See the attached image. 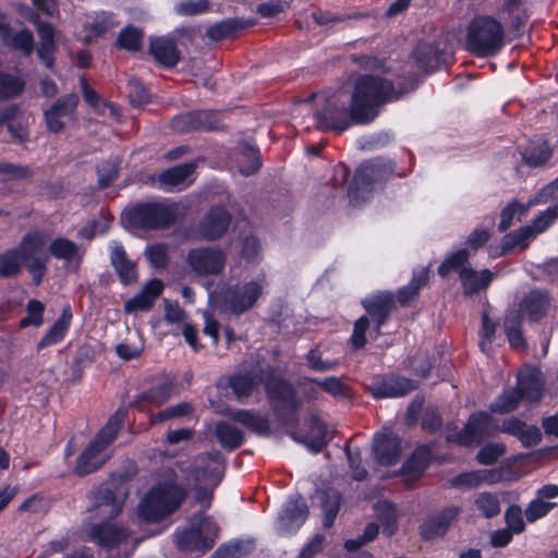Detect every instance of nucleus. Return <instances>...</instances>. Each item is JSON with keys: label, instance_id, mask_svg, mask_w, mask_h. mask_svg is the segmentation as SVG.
<instances>
[{"label": "nucleus", "instance_id": "obj_30", "mask_svg": "<svg viewBox=\"0 0 558 558\" xmlns=\"http://www.w3.org/2000/svg\"><path fill=\"white\" fill-rule=\"evenodd\" d=\"M413 57L417 68L426 74L434 73L442 63V51L432 43L418 44L413 50Z\"/></svg>", "mask_w": 558, "mask_h": 558}, {"label": "nucleus", "instance_id": "obj_45", "mask_svg": "<svg viewBox=\"0 0 558 558\" xmlns=\"http://www.w3.org/2000/svg\"><path fill=\"white\" fill-rule=\"evenodd\" d=\"M251 25L252 23L240 19H228L209 26L206 31V36L214 41H219L232 37L239 31Z\"/></svg>", "mask_w": 558, "mask_h": 558}, {"label": "nucleus", "instance_id": "obj_23", "mask_svg": "<svg viewBox=\"0 0 558 558\" xmlns=\"http://www.w3.org/2000/svg\"><path fill=\"white\" fill-rule=\"evenodd\" d=\"M198 519H202V514H194L191 519V529L175 535V544L180 549L204 553L213 548L214 538L203 535L202 524L201 522H196Z\"/></svg>", "mask_w": 558, "mask_h": 558}, {"label": "nucleus", "instance_id": "obj_20", "mask_svg": "<svg viewBox=\"0 0 558 558\" xmlns=\"http://www.w3.org/2000/svg\"><path fill=\"white\" fill-rule=\"evenodd\" d=\"M171 126L180 133L194 130H215L218 128L217 113L206 110L185 112L173 118Z\"/></svg>", "mask_w": 558, "mask_h": 558}, {"label": "nucleus", "instance_id": "obj_21", "mask_svg": "<svg viewBox=\"0 0 558 558\" xmlns=\"http://www.w3.org/2000/svg\"><path fill=\"white\" fill-rule=\"evenodd\" d=\"M496 277L488 268L477 270L471 266L463 269L459 278L463 296L473 298L486 291Z\"/></svg>", "mask_w": 558, "mask_h": 558}, {"label": "nucleus", "instance_id": "obj_39", "mask_svg": "<svg viewBox=\"0 0 558 558\" xmlns=\"http://www.w3.org/2000/svg\"><path fill=\"white\" fill-rule=\"evenodd\" d=\"M319 501L323 510V525L327 529L331 527L339 513L342 495L335 488H327L320 493Z\"/></svg>", "mask_w": 558, "mask_h": 558}, {"label": "nucleus", "instance_id": "obj_46", "mask_svg": "<svg viewBox=\"0 0 558 558\" xmlns=\"http://www.w3.org/2000/svg\"><path fill=\"white\" fill-rule=\"evenodd\" d=\"M215 435L221 447L229 451L239 448L244 441L242 430L227 422L216 424Z\"/></svg>", "mask_w": 558, "mask_h": 558}, {"label": "nucleus", "instance_id": "obj_50", "mask_svg": "<svg viewBox=\"0 0 558 558\" xmlns=\"http://www.w3.org/2000/svg\"><path fill=\"white\" fill-rule=\"evenodd\" d=\"M46 238L43 233L35 231L27 233L13 251L17 253L20 259H31L37 257V253L44 247Z\"/></svg>", "mask_w": 558, "mask_h": 558}, {"label": "nucleus", "instance_id": "obj_25", "mask_svg": "<svg viewBox=\"0 0 558 558\" xmlns=\"http://www.w3.org/2000/svg\"><path fill=\"white\" fill-rule=\"evenodd\" d=\"M130 537V532L109 521L95 524L90 530V538L104 547H114L124 543Z\"/></svg>", "mask_w": 558, "mask_h": 558}, {"label": "nucleus", "instance_id": "obj_37", "mask_svg": "<svg viewBox=\"0 0 558 558\" xmlns=\"http://www.w3.org/2000/svg\"><path fill=\"white\" fill-rule=\"evenodd\" d=\"M149 50L155 60L167 68L177 65L180 60V52L175 44L167 38L161 37L151 40Z\"/></svg>", "mask_w": 558, "mask_h": 558}, {"label": "nucleus", "instance_id": "obj_40", "mask_svg": "<svg viewBox=\"0 0 558 558\" xmlns=\"http://www.w3.org/2000/svg\"><path fill=\"white\" fill-rule=\"evenodd\" d=\"M49 253L57 259L76 264L81 263L84 255V251L75 242L62 236L50 243Z\"/></svg>", "mask_w": 558, "mask_h": 558}, {"label": "nucleus", "instance_id": "obj_2", "mask_svg": "<svg viewBox=\"0 0 558 558\" xmlns=\"http://www.w3.org/2000/svg\"><path fill=\"white\" fill-rule=\"evenodd\" d=\"M365 314L360 316L353 324L349 342L354 351L365 348L367 344L366 332L371 330L374 339L383 335V327L388 323L396 311L393 294L389 291H380L361 301Z\"/></svg>", "mask_w": 558, "mask_h": 558}, {"label": "nucleus", "instance_id": "obj_34", "mask_svg": "<svg viewBox=\"0 0 558 558\" xmlns=\"http://www.w3.org/2000/svg\"><path fill=\"white\" fill-rule=\"evenodd\" d=\"M222 462L220 452L215 451L207 454L198 456L195 460V466L193 470L194 477L197 482L203 480H209L210 484L216 485L218 481V473H216V466H219Z\"/></svg>", "mask_w": 558, "mask_h": 558}, {"label": "nucleus", "instance_id": "obj_29", "mask_svg": "<svg viewBox=\"0 0 558 558\" xmlns=\"http://www.w3.org/2000/svg\"><path fill=\"white\" fill-rule=\"evenodd\" d=\"M110 262L123 284H131L137 280L135 264L121 244L113 243L110 246Z\"/></svg>", "mask_w": 558, "mask_h": 558}, {"label": "nucleus", "instance_id": "obj_19", "mask_svg": "<svg viewBox=\"0 0 558 558\" xmlns=\"http://www.w3.org/2000/svg\"><path fill=\"white\" fill-rule=\"evenodd\" d=\"M232 217L223 207H211L203 217L198 225L201 235L207 241H215L222 238Z\"/></svg>", "mask_w": 558, "mask_h": 558}, {"label": "nucleus", "instance_id": "obj_52", "mask_svg": "<svg viewBox=\"0 0 558 558\" xmlns=\"http://www.w3.org/2000/svg\"><path fill=\"white\" fill-rule=\"evenodd\" d=\"M193 411L194 408L190 402L182 401L174 405H170L156 414H151L149 417V424L156 425L170 420L185 417L191 415Z\"/></svg>", "mask_w": 558, "mask_h": 558}, {"label": "nucleus", "instance_id": "obj_63", "mask_svg": "<svg viewBox=\"0 0 558 558\" xmlns=\"http://www.w3.org/2000/svg\"><path fill=\"white\" fill-rule=\"evenodd\" d=\"M128 97L134 107H141L150 99L149 93L145 86L137 80H130L126 86Z\"/></svg>", "mask_w": 558, "mask_h": 558}, {"label": "nucleus", "instance_id": "obj_16", "mask_svg": "<svg viewBox=\"0 0 558 558\" xmlns=\"http://www.w3.org/2000/svg\"><path fill=\"white\" fill-rule=\"evenodd\" d=\"M78 101V96L75 94H68L58 98L44 112L47 129L53 133H60L64 129L62 119L74 117Z\"/></svg>", "mask_w": 558, "mask_h": 558}, {"label": "nucleus", "instance_id": "obj_59", "mask_svg": "<svg viewBox=\"0 0 558 558\" xmlns=\"http://www.w3.org/2000/svg\"><path fill=\"white\" fill-rule=\"evenodd\" d=\"M169 247L167 244L156 243L147 246L145 256L155 268H165L169 262Z\"/></svg>", "mask_w": 558, "mask_h": 558}, {"label": "nucleus", "instance_id": "obj_9", "mask_svg": "<svg viewBox=\"0 0 558 558\" xmlns=\"http://www.w3.org/2000/svg\"><path fill=\"white\" fill-rule=\"evenodd\" d=\"M417 387L414 379L389 373L376 376L369 384L368 391L374 399L401 398Z\"/></svg>", "mask_w": 558, "mask_h": 558}, {"label": "nucleus", "instance_id": "obj_31", "mask_svg": "<svg viewBox=\"0 0 558 558\" xmlns=\"http://www.w3.org/2000/svg\"><path fill=\"white\" fill-rule=\"evenodd\" d=\"M374 510L386 537H392L399 530V515L396 504L389 500L377 501Z\"/></svg>", "mask_w": 558, "mask_h": 558}, {"label": "nucleus", "instance_id": "obj_6", "mask_svg": "<svg viewBox=\"0 0 558 558\" xmlns=\"http://www.w3.org/2000/svg\"><path fill=\"white\" fill-rule=\"evenodd\" d=\"M446 441L462 447H470L473 444L481 445L485 439L500 433V424L486 411H475L470 414L464 427L459 430L454 423L446 425Z\"/></svg>", "mask_w": 558, "mask_h": 558}, {"label": "nucleus", "instance_id": "obj_60", "mask_svg": "<svg viewBox=\"0 0 558 558\" xmlns=\"http://www.w3.org/2000/svg\"><path fill=\"white\" fill-rule=\"evenodd\" d=\"M556 507V502L533 499L525 508L524 514L529 522H534L548 514Z\"/></svg>", "mask_w": 558, "mask_h": 558}, {"label": "nucleus", "instance_id": "obj_13", "mask_svg": "<svg viewBox=\"0 0 558 558\" xmlns=\"http://www.w3.org/2000/svg\"><path fill=\"white\" fill-rule=\"evenodd\" d=\"M373 456L381 466L396 465L402 454V438L392 430L377 433L373 439Z\"/></svg>", "mask_w": 558, "mask_h": 558}, {"label": "nucleus", "instance_id": "obj_62", "mask_svg": "<svg viewBox=\"0 0 558 558\" xmlns=\"http://www.w3.org/2000/svg\"><path fill=\"white\" fill-rule=\"evenodd\" d=\"M482 476L478 471L462 472L451 477L448 483L452 488H475L482 483Z\"/></svg>", "mask_w": 558, "mask_h": 558}, {"label": "nucleus", "instance_id": "obj_55", "mask_svg": "<svg viewBox=\"0 0 558 558\" xmlns=\"http://www.w3.org/2000/svg\"><path fill=\"white\" fill-rule=\"evenodd\" d=\"M25 87V82L15 75L0 73V100L17 97Z\"/></svg>", "mask_w": 558, "mask_h": 558}, {"label": "nucleus", "instance_id": "obj_56", "mask_svg": "<svg viewBox=\"0 0 558 558\" xmlns=\"http://www.w3.org/2000/svg\"><path fill=\"white\" fill-rule=\"evenodd\" d=\"M507 447L501 442H487L478 450L476 460L482 465H493L506 453Z\"/></svg>", "mask_w": 558, "mask_h": 558}, {"label": "nucleus", "instance_id": "obj_35", "mask_svg": "<svg viewBox=\"0 0 558 558\" xmlns=\"http://www.w3.org/2000/svg\"><path fill=\"white\" fill-rule=\"evenodd\" d=\"M541 199H537L534 195L532 198L527 201V203L523 204L519 199L514 198L510 203H508L500 211V221L498 223V231L506 232L512 226V221L515 216L520 219L521 217L526 216L530 208L538 205Z\"/></svg>", "mask_w": 558, "mask_h": 558}, {"label": "nucleus", "instance_id": "obj_7", "mask_svg": "<svg viewBox=\"0 0 558 558\" xmlns=\"http://www.w3.org/2000/svg\"><path fill=\"white\" fill-rule=\"evenodd\" d=\"M259 383L264 384L268 399L276 407L279 401V379L276 368L268 364H260L254 376L251 374H235L229 378V386L239 400L251 397Z\"/></svg>", "mask_w": 558, "mask_h": 558}, {"label": "nucleus", "instance_id": "obj_41", "mask_svg": "<svg viewBox=\"0 0 558 558\" xmlns=\"http://www.w3.org/2000/svg\"><path fill=\"white\" fill-rule=\"evenodd\" d=\"M72 320V312L70 306L62 310L60 317L54 322L48 332L38 343V349H43L60 342L68 332Z\"/></svg>", "mask_w": 558, "mask_h": 558}, {"label": "nucleus", "instance_id": "obj_64", "mask_svg": "<svg viewBox=\"0 0 558 558\" xmlns=\"http://www.w3.org/2000/svg\"><path fill=\"white\" fill-rule=\"evenodd\" d=\"M558 218V203L549 206L546 210L537 215L533 221L531 229L542 233Z\"/></svg>", "mask_w": 558, "mask_h": 558}, {"label": "nucleus", "instance_id": "obj_42", "mask_svg": "<svg viewBox=\"0 0 558 558\" xmlns=\"http://www.w3.org/2000/svg\"><path fill=\"white\" fill-rule=\"evenodd\" d=\"M196 167V162H186L171 167L159 174V183L165 187L183 185L194 173Z\"/></svg>", "mask_w": 558, "mask_h": 558}, {"label": "nucleus", "instance_id": "obj_47", "mask_svg": "<svg viewBox=\"0 0 558 558\" xmlns=\"http://www.w3.org/2000/svg\"><path fill=\"white\" fill-rule=\"evenodd\" d=\"M357 168L361 173L360 175L364 174L374 185L375 183L387 180L390 175H392L395 170V162L375 159L364 162Z\"/></svg>", "mask_w": 558, "mask_h": 558}, {"label": "nucleus", "instance_id": "obj_48", "mask_svg": "<svg viewBox=\"0 0 558 558\" xmlns=\"http://www.w3.org/2000/svg\"><path fill=\"white\" fill-rule=\"evenodd\" d=\"M522 401V396L513 388L504 389L488 405L493 414H509L514 412Z\"/></svg>", "mask_w": 558, "mask_h": 558}, {"label": "nucleus", "instance_id": "obj_10", "mask_svg": "<svg viewBox=\"0 0 558 558\" xmlns=\"http://www.w3.org/2000/svg\"><path fill=\"white\" fill-rule=\"evenodd\" d=\"M305 428L299 426V422L288 425L287 433L298 442L305 445L311 451L318 453L328 444L327 426L316 414H311L305 422Z\"/></svg>", "mask_w": 558, "mask_h": 558}, {"label": "nucleus", "instance_id": "obj_18", "mask_svg": "<svg viewBox=\"0 0 558 558\" xmlns=\"http://www.w3.org/2000/svg\"><path fill=\"white\" fill-rule=\"evenodd\" d=\"M514 389L519 396H522V401L529 403H537L542 400L545 390V381L543 374L538 367H529L521 371L517 377V386Z\"/></svg>", "mask_w": 558, "mask_h": 558}, {"label": "nucleus", "instance_id": "obj_15", "mask_svg": "<svg viewBox=\"0 0 558 558\" xmlns=\"http://www.w3.org/2000/svg\"><path fill=\"white\" fill-rule=\"evenodd\" d=\"M433 462V448L427 444L417 445L402 465L393 472V476H402L405 481L420 480Z\"/></svg>", "mask_w": 558, "mask_h": 558}, {"label": "nucleus", "instance_id": "obj_5", "mask_svg": "<svg viewBox=\"0 0 558 558\" xmlns=\"http://www.w3.org/2000/svg\"><path fill=\"white\" fill-rule=\"evenodd\" d=\"M185 490L173 482L159 483L138 505V515L148 522H157L174 512L185 499Z\"/></svg>", "mask_w": 558, "mask_h": 558}, {"label": "nucleus", "instance_id": "obj_26", "mask_svg": "<svg viewBox=\"0 0 558 558\" xmlns=\"http://www.w3.org/2000/svg\"><path fill=\"white\" fill-rule=\"evenodd\" d=\"M308 515V507L305 499L298 495L287 501L283 514H281V532L292 533L299 530Z\"/></svg>", "mask_w": 558, "mask_h": 558}, {"label": "nucleus", "instance_id": "obj_17", "mask_svg": "<svg viewBox=\"0 0 558 558\" xmlns=\"http://www.w3.org/2000/svg\"><path fill=\"white\" fill-rule=\"evenodd\" d=\"M459 508L447 507L435 515L423 520L420 524V536L425 542L444 537L451 524L458 519Z\"/></svg>", "mask_w": 558, "mask_h": 558}, {"label": "nucleus", "instance_id": "obj_57", "mask_svg": "<svg viewBox=\"0 0 558 558\" xmlns=\"http://www.w3.org/2000/svg\"><path fill=\"white\" fill-rule=\"evenodd\" d=\"M142 41L143 33L133 26H128L124 29H122L117 38V45L120 48L130 51L140 50L142 47Z\"/></svg>", "mask_w": 558, "mask_h": 558}, {"label": "nucleus", "instance_id": "obj_4", "mask_svg": "<svg viewBox=\"0 0 558 558\" xmlns=\"http://www.w3.org/2000/svg\"><path fill=\"white\" fill-rule=\"evenodd\" d=\"M126 411L119 409L108 420L106 426L100 429L98 435L83 450L76 460L74 473L78 476L87 475L98 470L108 459L105 453L106 448L117 437L125 420Z\"/></svg>", "mask_w": 558, "mask_h": 558}, {"label": "nucleus", "instance_id": "obj_58", "mask_svg": "<svg viewBox=\"0 0 558 558\" xmlns=\"http://www.w3.org/2000/svg\"><path fill=\"white\" fill-rule=\"evenodd\" d=\"M21 265L22 260L13 250L0 255V277L9 278L17 276L21 272Z\"/></svg>", "mask_w": 558, "mask_h": 558}, {"label": "nucleus", "instance_id": "obj_14", "mask_svg": "<svg viewBox=\"0 0 558 558\" xmlns=\"http://www.w3.org/2000/svg\"><path fill=\"white\" fill-rule=\"evenodd\" d=\"M262 294V286L255 281L235 284L223 294L225 307L235 315L250 310Z\"/></svg>", "mask_w": 558, "mask_h": 558}, {"label": "nucleus", "instance_id": "obj_33", "mask_svg": "<svg viewBox=\"0 0 558 558\" xmlns=\"http://www.w3.org/2000/svg\"><path fill=\"white\" fill-rule=\"evenodd\" d=\"M471 253L468 247L458 248L449 253L437 268V275L446 279L451 272H457L460 278V272L468 267H471L470 263Z\"/></svg>", "mask_w": 558, "mask_h": 558}, {"label": "nucleus", "instance_id": "obj_51", "mask_svg": "<svg viewBox=\"0 0 558 558\" xmlns=\"http://www.w3.org/2000/svg\"><path fill=\"white\" fill-rule=\"evenodd\" d=\"M230 418L262 435L267 434L269 430L268 421L253 411L236 410L230 413Z\"/></svg>", "mask_w": 558, "mask_h": 558}, {"label": "nucleus", "instance_id": "obj_43", "mask_svg": "<svg viewBox=\"0 0 558 558\" xmlns=\"http://www.w3.org/2000/svg\"><path fill=\"white\" fill-rule=\"evenodd\" d=\"M178 395L179 390L177 389L175 381L171 378H166L162 383L144 391L142 399L156 407H160Z\"/></svg>", "mask_w": 558, "mask_h": 558}, {"label": "nucleus", "instance_id": "obj_28", "mask_svg": "<svg viewBox=\"0 0 558 558\" xmlns=\"http://www.w3.org/2000/svg\"><path fill=\"white\" fill-rule=\"evenodd\" d=\"M162 290L163 283L160 279L155 278L149 280L138 294L125 302V312L133 313L137 311H149L156 299L161 294Z\"/></svg>", "mask_w": 558, "mask_h": 558}, {"label": "nucleus", "instance_id": "obj_44", "mask_svg": "<svg viewBox=\"0 0 558 558\" xmlns=\"http://www.w3.org/2000/svg\"><path fill=\"white\" fill-rule=\"evenodd\" d=\"M532 235V229L529 226L521 227L514 232L506 234L502 242L495 252L490 255L492 257H501L511 253L517 246L524 250L527 246L526 240Z\"/></svg>", "mask_w": 558, "mask_h": 558}, {"label": "nucleus", "instance_id": "obj_1", "mask_svg": "<svg viewBox=\"0 0 558 558\" xmlns=\"http://www.w3.org/2000/svg\"><path fill=\"white\" fill-rule=\"evenodd\" d=\"M403 93L379 74L364 73L354 80L350 101L331 95L316 110L315 120L323 131L341 134L353 125H367L380 114L383 107L399 100Z\"/></svg>", "mask_w": 558, "mask_h": 558}, {"label": "nucleus", "instance_id": "obj_8", "mask_svg": "<svg viewBox=\"0 0 558 558\" xmlns=\"http://www.w3.org/2000/svg\"><path fill=\"white\" fill-rule=\"evenodd\" d=\"M181 215L177 203H144L130 209L125 216L130 223L145 229H162L173 225Z\"/></svg>", "mask_w": 558, "mask_h": 558}, {"label": "nucleus", "instance_id": "obj_53", "mask_svg": "<svg viewBox=\"0 0 558 558\" xmlns=\"http://www.w3.org/2000/svg\"><path fill=\"white\" fill-rule=\"evenodd\" d=\"M504 327L509 345L512 349H526L527 343L522 332V317L520 315L507 317Z\"/></svg>", "mask_w": 558, "mask_h": 558}, {"label": "nucleus", "instance_id": "obj_3", "mask_svg": "<svg viewBox=\"0 0 558 558\" xmlns=\"http://www.w3.org/2000/svg\"><path fill=\"white\" fill-rule=\"evenodd\" d=\"M502 24L490 15H476L468 24L465 49L477 58H490L505 45Z\"/></svg>", "mask_w": 558, "mask_h": 558}, {"label": "nucleus", "instance_id": "obj_11", "mask_svg": "<svg viewBox=\"0 0 558 558\" xmlns=\"http://www.w3.org/2000/svg\"><path fill=\"white\" fill-rule=\"evenodd\" d=\"M126 497L128 490L124 488L117 487L112 490L108 487H98L90 493L89 511L104 519H114L122 512Z\"/></svg>", "mask_w": 558, "mask_h": 558}, {"label": "nucleus", "instance_id": "obj_61", "mask_svg": "<svg viewBox=\"0 0 558 558\" xmlns=\"http://www.w3.org/2000/svg\"><path fill=\"white\" fill-rule=\"evenodd\" d=\"M44 310L45 306L41 302L37 300H29L26 306L27 316L20 320V326L22 328L28 326H40L44 322Z\"/></svg>", "mask_w": 558, "mask_h": 558}, {"label": "nucleus", "instance_id": "obj_24", "mask_svg": "<svg viewBox=\"0 0 558 558\" xmlns=\"http://www.w3.org/2000/svg\"><path fill=\"white\" fill-rule=\"evenodd\" d=\"M429 282V267H417L412 271V278L405 286L400 287L393 295L395 303L398 302L400 306L407 307L412 302L418 300L421 290Z\"/></svg>", "mask_w": 558, "mask_h": 558}, {"label": "nucleus", "instance_id": "obj_12", "mask_svg": "<svg viewBox=\"0 0 558 558\" xmlns=\"http://www.w3.org/2000/svg\"><path fill=\"white\" fill-rule=\"evenodd\" d=\"M186 259L197 275H218L225 267L226 254L216 247H197L187 253Z\"/></svg>", "mask_w": 558, "mask_h": 558}, {"label": "nucleus", "instance_id": "obj_32", "mask_svg": "<svg viewBox=\"0 0 558 558\" xmlns=\"http://www.w3.org/2000/svg\"><path fill=\"white\" fill-rule=\"evenodd\" d=\"M548 296L544 291H531L521 302L520 310L522 315L530 322H539L547 313Z\"/></svg>", "mask_w": 558, "mask_h": 558}, {"label": "nucleus", "instance_id": "obj_27", "mask_svg": "<svg viewBox=\"0 0 558 558\" xmlns=\"http://www.w3.org/2000/svg\"><path fill=\"white\" fill-rule=\"evenodd\" d=\"M302 400L298 396L296 387L281 377V428L298 423V411Z\"/></svg>", "mask_w": 558, "mask_h": 558}, {"label": "nucleus", "instance_id": "obj_36", "mask_svg": "<svg viewBox=\"0 0 558 558\" xmlns=\"http://www.w3.org/2000/svg\"><path fill=\"white\" fill-rule=\"evenodd\" d=\"M522 160L532 168L541 167L549 161L553 156V148L548 141L537 138L521 153Z\"/></svg>", "mask_w": 558, "mask_h": 558}, {"label": "nucleus", "instance_id": "obj_22", "mask_svg": "<svg viewBox=\"0 0 558 558\" xmlns=\"http://www.w3.org/2000/svg\"><path fill=\"white\" fill-rule=\"evenodd\" d=\"M500 433L515 437L524 448L537 446L542 441V432L536 425L526 424L515 416L502 421Z\"/></svg>", "mask_w": 558, "mask_h": 558}, {"label": "nucleus", "instance_id": "obj_54", "mask_svg": "<svg viewBox=\"0 0 558 558\" xmlns=\"http://www.w3.org/2000/svg\"><path fill=\"white\" fill-rule=\"evenodd\" d=\"M474 505L481 514L486 519H492L500 513V501L496 494L489 492L480 493Z\"/></svg>", "mask_w": 558, "mask_h": 558}, {"label": "nucleus", "instance_id": "obj_49", "mask_svg": "<svg viewBox=\"0 0 558 558\" xmlns=\"http://www.w3.org/2000/svg\"><path fill=\"white\" fill-rule=\"evenodd\" d=\"M236 163L242 174L255 173L260 167L258 150L251 145L242 144L236 154Z\"/></svg>", "mask_w": 558, "mask_h": 558}, {"label": "nucleus", "instance_id": "obj_38", "mask_svg": "<svg viewBox=\"0 0 558 558\" xmlns=\"http://www.w3.org/2000/svg\"><path fill=\"white\" fill-rule=\"evenodd\" d=\"M360 174L357 168L348 187V198L353 207L363 206L372 197L374 190L369 180L364 174Z\"/></svg>", "mask_w": 558, "mask_h": 558}]
</instances>
